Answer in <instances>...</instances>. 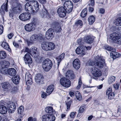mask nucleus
I'll return each mask as SVG.
<instances>
[{"label": "nucleus", "mask_w": 121, "mask_h": 121, "mask_svg": "<svg viewBox=\"0 0 121 121\" xmlns=\"http://www.w3.org/2000/svg\"><path fill=\"white\" fill-rule=\"evenodd\" d=\"M103 48H104L107 50L112 52L110 53V55L111 56H112L113 59H116L121 56L120 54L119 53L115 52L116 50L114 48L111 47L107 45H105L103 47Z\"/></svg>", "instance_id": "f257e3e1"}, {"label": "nucleus", "mask_w": 121, "mask_h": 121, "mask_svg": "<svg viewBox=\"0 0 121 121\" xmlns=\"http://www.w3.org/2000/svg\"><path fill=\"white\" fill-rule=\"evenodd\" d=\"M52 62L49 59H46L42 62L43 68L46 71H49L52 68Z\"/></svg>", "instance_id": "f03ea898"}, {"label": "nucleus", "mask_w": 121, "mask_h": 121, "mask_svg": "<svg viewBox=\"0 0 121 121\" xmlns=\"http://www.w3.org/2000/svg\"><path fill=\"white\" fill-rule=\"evenodd\" d=\"M63 2H64V7L66 9L67 11V13H70L72 10L73 5L72 2L70 1H66L65 2V0H62Z\"/></svg>", "instance_id": "7ed1b4c3"}, {"label": "nucleus", "mask_w": 121, "mask_h": 121, "mask_svg": "<svg viewBox=\"0 0 121 121\" xmlns=\"http://www.w3.org/2000/svg\"><path fill=\"white\" fill-rule=\"evenodd\" d=\"M121 37V36L116 33H113L110 35L109 39L118 44L121 43V41L119 40Z\"/></svg>", "instance_id": "20e7f679"}, {"label": "nucleus", "mask_w": 121, "mask_h": 121, "mask_svg": "<svg viewBox=\"0 0 121 121\" xmlns=\"http://www.w3.org/2000/svg\"><path fill=\"white\" fill-rule=\"evenodd\" d=\"M60 84L66 87H68L71 85L70 81L67 78L63 77L60 79Z\"/></svg>", "instance_id": "39448f33"}, {"label": "nucleus", "mask_w": 121, "mask_h": 121, "mask_svg": "<svg viewBox=\"0 0 121 121\" xmlns=\"http://www.w3.org/2000/svg\"><path fill=\"white\" fill-rule=\"evenodd\" d=\"M91 72L93 75L96 77H98L101 76V72L99 69L96 67H93L91 69Z\"/></svg>", "instance_id": "423d86ee"}, {"label": "nucleus", "mask_w": 121, "mask_h": 121, "mask_svg": "<svg viewBox=\"0 0 121 121\" xmlns=\"http://www.w3.org/2000/svg\"><path fill=\"white\" fill-rule=\"evenodd\" d=\"M55 117L53 115L45 114L42 117L43 121H54Z\"/></svg>", "instance_id": "0eeeda50"}, {"label": "nucleus", "mask_w": 121, "mask_h": 121, "mask_svg": "<svg viewBox=\"0 0 121 121\" xmlns=\"http://www.w3.org/2000/svg\"><path fill=\"white\" fill-rule=\"evenodd\" d=\"M31 16V14L29 13H24L21 14L19 15V18L21 20L26 21L29 20Z\"/></svg>", "instance_id": "6e6552de"}, {"label": "nucleus", "mask_w": 121, "mask_h": 121, "mask_svg": "<svg viewBox=\"0 0 121 121\" xmlns=\"http://www.w3.org/2000/svg\"><path fill=\"white\" fill-rule=\"evenodd\" d=\"M54 32L53 29L50 28L46 32L45 34V37L47 39H52L54 37Z\"/></svg>", "instance_id": "1a4fd4ad"}, {"label": "nucleus", "mask_w": 121, "mask_h": 121, "mask_svg": "<svg viewBox=\"0 0 121 121\" xmlns=\"http://www.w3.org/2000/svg\"><path fill=\"white\" fill-rule=\"evenodd\" d=\"M64 7L61 6L59 8L57 9V12L59 16L61 17H63L66 15L67 11Z\"/></svg>", "instance_id": "9d476101"}, {"label": "nucleus", "mask_w": 121, "mask_h": 121, "mask_svg": "<svg viewBox=\"0 0 121 121\" xmlns=\"http://www.w3.org/2000/svg\"><path fill=\"white\" fill-rule=\"evenodd\" d=\"M97 58H98L97 62L95 63V66H97L100 68H102L104 64L105 63V60L102 56L99 57L98 56Z\"/></svg>", "instance_id": "9b49d317"}, {"label": "nucleus", "mask_w": 121, "mask_h": 121, "mask_svg": "<svg viewBox=\"0 0 121 121\" xmlns=\"http://www.w3.org/2000/svg\"><path fill=\"white\" fill-rule=\"evenodd\" d=\"M14 7L12 9V11L13 13L16 14L19 12L21 10L22 6L20 4H19L16 3L13 4Z\"/></svg>", "instance_id": "f8f14e48"}, {"label": "nucleus", "mask_w": 121, "mask_h": 121, "mask_svg": "<svg viewBox=\"0 0 121 121\" xmlns=\"http://www.w3.org/2000/svg\"><path fill=\"white\" fill-rule=\"evenodd\" d=\"M43 78V76L40 73L36 74L35 78V82L38 84H42Z\"/></svg>", "instance_id": "ddd939ff"}, {"label": "nucleus", "mask_w": 121, "mask_h": 121, "mask_svg": "<svg viewBox=\"0 0 121 121\" xmlns=\"http://www.w3.org/2000/svg\"><path fill=\"white\" fill-rule=\"evenodd\" d=\"M30 4H31L32 5V9L34 10L33 13L37 12L39 9V4L38 2L35 0H32L29 2Z\"/></svg>", "instance_id": "4468645a"}, {"label": "nucleus", "mask_w": 121, "mask_h": 121, "mask_svg": "<svg viewBox=\"0 0 121 121\" xmlns=\"http://www.w3.org/2000/svg\"><path fill=\"white\" fill-rule=\"evenodd\" d=\"M30 4H31L32 5V9L34 10L33 13L37 12L39 9V4L38 2L35 0H32L29 2Z\"/></svg>", "instance_id": "2eb2a0df"}, {"label": "nucleus", "mask_w": 121, "mask_h": 121, "mask_svg": "<svg viewBox=\"0 0 121 121\" xmlns=\"http://www.w3.org/2000/svg\"><path fill=\"white\" fill-rule=\"evenodd\" d=\"M31 77V75L29 73L26 72L25 74V81L26 84L28 86L32 84V80Z\"/></svg>", "instance_id": "dca6fc26"}, {"label": "nucleus", "mask_w": 121, "mask_h": 121, "mask_svg": "<svg viewBox=\"0 0 121 121\" xmlns=\"http://www.w3.org/2000/svg\"><path fill=\"white\" fill-rule=\"evenodd\" d=\"M36 26L35 24L34 23H31L26 25L25 26L26 30L30 32L33 30Z\"/></svg>", "instance_id": "f3484780"}, {"label": "nucleus", "mask_w": 121, "mask_h": 121, "mask_svg": "<svg viewBox=\"0 0 121 121\" xmlns=\"http://www.w3.org/2000/svg\"><path fill=\"white\" fill-rule=\"evenodd\" d=\"M8 107L9 112L13 113L16 109V107L15 104L12 102H10L8 104Z\"/></svg>", "instance_id": "a211bd4d"}, {"label": "nucleus", "mask_w": 121, "mask_h": 121, "mask_svg": "<svg viewBox=\"0 0 121 121\" xmlns=\"http://www.w3.org/2000/svg\"><path fill=\"white\" fill-rule=\"evenodd\" d=\"M37 49V48L35 47L30 48V54L34 58L37 57L39 55Z\"/></svg>", "instance_id": "6ab92c4d"}, {"label": "nucleus", "mask_w": 121, "mask_h": 121, "mask_svg": "<svg viewBox=\"0 0 121 121\" xmlns=\"http://www.w3.org/2000/svg\"><path fill=\"white\" fill-rule=\"evenodd\" d=\"M60 23L57 21L54 22L52 25V26L54 28H56V32H60L61 30L60 27Z\"/></svg>", "instance_id": "aec40b11"}, {"label": "nucleus", "mask_w": 121, "mask_h": 121, "mask_svg": "<svg viewBox=\"0 0 121 121\" xmlns=\"http://www.w3.org/2000/svg\"><path fill=\"white\" fill-rule=\"evenodd\" d=\"M86 46L85 45H80L78 47L76 50V53L78 54H83L85 50Z\"/></svg>", "instance_id": "412c9836"}, {"label": "nucleus", "mask_w": 121, "mask_h": 121, "mask_svg": "<svg viewBox=\"0 0 121 121\" xmlns=\"http://www.w3.org/2000/svg\"><path fill=\"white\" fill-rule=\"evenodd\" d=\"M23 58L26 64L27 63L29 64L32 63V60L28 53H26L25 55Z\"/></svg>", "instance_id": "4be33fe9"}, {"label": "nucleus", "mask_w": 121, "mask_h": 121, "mask_svg": "<svg viewBox=\"0 0 121 121\" xmlns=\"http://www.w3.org/2000/svg\"><path fill=\"white\" fill-rule=\"evenodd\" d=\"M112 89L111 88H109L106 91V94L108 95V99H113L115 94L113 92H112Z\"/></svg>", "instance_id": "5701e85b"}, {"label": "nucleus", "mask_w": 121, "mask_h": 121, "mask_svg": "<svg viewBox=\"0 0 121 121\" xmlns=\"http://www.w3.org/2000/svg\"><path fill=\"white\" fill-rule=\"evenodd\" d=\"M73 65L74 68L76 69H79L80 67V62L78 59H74L73 62Z\"/></svg>", "instance_id": "b1692460"}, {"label": "nucleus", "mask_w": 121, "mask_h": 121, "mask_svg": "<svg viewBox=\"0 0 121 121\" xmlns=\"http://www.w3.org/2000/svg\"><path fill=\"white\" fill-rule=\"evenodd\" d=\"M46 112L49 115H53L55 114L56 112L54 110L52 107L50 106H48L45 109Z\"/></svg>", "instance_id": "393cba45"}, {"label": "nucleus", "mask_w": 121, "mask_h": 121, "mask_svg": "<svg viewBox=\"0 0 121 121\" xmlns=\"http://www.w3.org/2000/svg\"><path fill=\"white\" fill-rule=\"evenodd\" d=\"M65 76L67 78L72 79L74 78L75 77L73 72L72 70H68L66 73Z\"/></svg>", "instance_id": "a878e982"}, {"label": "nucleus", "mask_w": 121, "mask_h": 121, "mask_svg": "<svg viewBox=\"0 0 121 121\" xmlns=\"http://www.w3.org/2000/svg\"><path fill=\"white\" fill-rule=\"evenodd\" d=\"M2 88L5 91H9L11 88V86L8 82H4L2 83Z\"/></svg>", "instance_id": "bb28decb"}, {"label": "nucleus", "mask_w": 121, "mask_h": 121, "mask_svg": "<svg viewBox=\"0 0 121 121\" xmlns=\"http://www.w3.org/2000/svg\"><path fill=\"white\" fill-rule=\"evenodd\" d=\"M7 6L8 2L7 1L6 4H4L1 6L0 9V13H4V11L7 12Z\"/></svg>", "instance_id": "cd10ccee"}, {"label": "nucleus", "mask_w": 121, "mask_h": 121, "mask_svg": "<svg viewBox=\"0 0 121 121\" xmlns=\"http://www.w3.org/2000/svg\"><path fill=\"white\" fill-rule=\"evenodd\" d=\"M31 4L29 3H27L25 6V9L27 11H30L33 13L34 11L33 9H32V5L31 6Z\"/></svg>", "instance_id": "c85d7f7f"}, {"label": "nucleus", "mask_w": 121, "mask_h": 121, "mask_svg": "<svg viewBox=\"0 0 121 121\" xmlns=\"http://www.w3.org/2000/svg\"><path fill=\"white\" fill-rule=\"evenodd\" d=\"M8 74L10 76H13L16 75V71L13 68H9L8 70Z\"/></svg>", "instance_id": "c756f323"}, {"label": "nucleus", "mask_w": 121, "mask_h": 121, "mask_svg": "<svg viewBox=\"0 0 121 121\" xmlns=\"http://www.w3.org/2000/svg\"><path fill=\"white\" fill-rule=\"evenodd\" d=\"M65 54L64 53H62L61 55L56 58V59L57 61V67H58L60 62L64 58Z\"/></svg>", "instance_id": "7c9ffc66"}, {"label": "nucleus", "mask_w": 121, "mask_h": 121, "mask_svg": "<svg viewBox=\"0 0 121 121\" xmlns=\"http://www.w3.org/2000/svg\"><path fill=\"white\" fill-rule=\"evenodd\" d=\"M1 46L4 49L10 52L11 50L9 46L8 43L5 42H3L1 44Z\"/></svg>", "instance_id": "2f4dec72"}, {"label": "nucleus", "mask_w": 121, "mask_h": 121, "mask_svg": "<svg viewBox=\"0 0 121 121\" xmlns=\"http://www.w3.org/2000/svg\"><path fill=\"white\" fill-rule=\"evenodd\" d=\"M54 89V86L53 85H51L49 86L47 88L46 92L48 95L51 94Z\"/></svg>", "instance_id": "473e14b6"}, {"label": "nucleus", "mask_w": 121, "mask_h": 121, "mask_svg": "<svg viewBox=\"0 0 121 121\" xmlns=\"http://www.w3.org/2000/svg\"><path fill=\"white\" fill-rule=\"evenodd\" d=\"M1 63L2 64L1 67L3 69L8 67L10 65L9 62L6 61H4L1 62Z\"/></svg>", "instance_id": "72a5a7b5"}, {"label": "nucleus", "mask_w": 121, "mask_h": 121, "mask_svg": "<svg viewBox=\"0 0 121 121\" xmlns=\"http://www.w3.org/2000/svg\"><path fill=\"white\" fill-rule=\"evenodd\" d=\"M7 111V109L6 107L4 106H0V113L4 114L6 113Z\"/></svg>", "instance_id": "f704fd0d"}, {"label": "nucleus", "mask_w": 121, "mask_h": 121, "mask_svg": "<svg viewBox=\"0 0 121 121\" xmlns=\"http://www.w3.org/2000/svg\"><path fill=\"white\" fill-rule=\"evenodd\" d=\"M41 47L45 51H48V42H45L42 43Z\"/></svg>", "instance_id": "c9c22d12"}, {"label": "nucleus", "mask_w": 121, "mask_h": 121, "mask_svg": "<svg viewBox=\"0 0 121 121\" xmlns=\"http://www.w3.org/2000/svg\"><path fill=\"white\" fill-rule=\"evenodd\" d=\"M48 51H51L54 49L55 48L54 44L51 42H48Z\"/></svg>", "instance_id": "e433bc0d"}, {"label": "nucleus", "mask_w": 121, "mask_h": 121, "mask_svg": "<svg viewBox=\"0 0 121 121\" xmlns=\"http://www.w3.org/2000/svg\"><path fill=\"white\" fill-rule=\"evenodd\" d=\"M39 36L36 34L32 35L30 37V41L31 42H33L36 41L38 39Z\"/></svg>", "instance_id": "4c0bfd02"}, {"label": "nucleus", "mask_w": 121, "mask_h": 121, "mask_svg": "<svg viewBox=\"0 0 121 121\" xmlns=\"http://www.w3.org/2000/svg\"><path fill=\"white\" fill-rule=\"evenodd\" d=\"M40 15L43 17H46L48 16V11L46 9H43L40 13Z\"/></svg>", "instance_id": "58836bf2"}, {"label": "nucleus", "mask_w": 121, "mask_h": 121, "mask_svg": "<svg viewBox=\"0 0 121 121\" xmlns=\"http://www.w3.org/2000/svg\"><path fill=\"white\" fill-rule=\"evenodd\" d=\"M88 20L89 24L91 25L95 21V17L93 15L90 16L89 17Z\"/></svg>", "instance_id": "ea45409f"}, {"label": "nucleus", "mask_w": 121, "mask_h": 121, "mask_svg": "<svg viewBox=\"0 0 121 121\" xmlns=\"http://www.w3.org/2000/svg\"><path fill=\"white\" fill-rule=\"evenodd\" d=\"M20 78L19 76H16L12 78L13 82L15 84H17L19 83Z\"/></svg>", "instance_id": "a19ab883"}, {"label": "nucleus", "mask_w": 121, "mask_h": 121, "mask_svg": "<svg viewBox=\"0 0 121 121\" xmlns=\"http://www.w3.org/2000/svg\"><path fill=\"white\" fill-rule=\"evenodd\" d=\"M86 43H91L94 41L93 38L90 36H87L86 39Z\"/></svg>", "instance_id": "79ce46f5"}, {"label": "nucleus", "mask_w": 121, "mask_h": 121, "mask_svg": "<svg viewBox=\"0 0 121 121\" xmlns=\"http://www.w3.org/2000/svg\"><path fill=\"white\" fill-rule=\"evenodd\" d=\"M85 108L84 106H81L78 111V114L77 115V117H79L81 115H80V114L83 113L84 112L85 110Z\"/></svg>", "instance_id": "37998d69"}, {"label": "nucleus", "mask_w": 121, "mask_h": 121, "mask_svg": "<svg viewBox=\"0 0 121 121\" xmlns=\"http://www.w3.org/2000/svg\"><path fill=\"white\" fill-rule=\"evenodd\" d=\"M115 77L114 76L110 77L108 79V83L109 84L114 82L115 81Z\"/></svg>", "instance_id": "c03bdc74"}, {"label": "nucleus", "mask_w": 121, "mask_h": 121, "mask_svg": "<svg viewBox=\"0 0 121 121\" xmlns=\"http://www.w3.org/2000/svg\"><path fill=\"white\" fill-rule=\"evenodd\" d=\"M87 13V10L86 8L84 9L81 13V16L82 17L84 18L86 15Z\"/></svg>", "instance_id": "a18cd8bd"}, {"label": "nucleus", "mask_w": 121, "mask_h": 121, "mask_svg": "<svg viewBox=\"0 0 121 121\" xmlns=\"http://www.w3.org/2000/svg\"><path fill=\"white\" fill-rule=\"evenodd\" d=\"M76 113V112H72L70 114V117L71 120H70V118H69L68 120L67 121H72V120L74 119L75 117Z\"/></svg>", "instance_id": "49530a36"}, {"label": "nucleus", "mask_w": 121, "mask_h": 121, "mask_svg": "<svg viewBox=\"0 0 121 121\" xmlns=\"http://www.w3.org/2000/svg\"><path fill=\"white\" fill-rule=\"evenodd\" d=\"M75 96L77 99L78 100H80L82 99V97L80 92L78 91H77L75 93Z\"/></svg>", "instance_id": "de8ad7c7"}, {"label": "nucleus", "mask_w": 121, "mask_h": 121, "mask_svg": "<svg viewBox=\"0 0 121 121\" xmlns=\"http://www.w3.org/2000/svg\"><path fill=\"white\" fill-rule=\"evenodd\" d=\"M6 56V54L5 52L2 51H0V58H5Z\"/></svg>", "instance_id": "09e8293b"}, {"label": "nucleus", "mask_w": 121, "mask_h": 121, "mask_svg": "<svg viewBox=\"0 0 121 121\" xmlns=\"http://www.w3.org/2000/svg\"><path fill=\"white\" fill-rule=\"evenodd\" d=\"M115 24L117 26H121V17L118 18L116 20Z\"/></svg>", "instance_id": "8fccbe9b"}, {"label": "nucleus", "mask_w": 121, "mask_h": 121, "mask_svg": "<svg viewBox=\"0 0 121 121\" xmlns=\"http://www.w3.org/2000/svg\"><path fill=\"white\" fill-rule=\"evenodd\" d=\"M72 102V100H70L67 102L66 103V105L67 106V110H69L70 108Z\"/></svg>", "instance_id": "3c124183"}, {"label": "nucleus", "mask_w": 121, "mask_h": 121, "mask_svg": "<svg viewBox=\"0 0 121 121\" xmlns=\"http://www.w3.org/2000/svg\"><path fill=\"white\" fill-rule=\"evenodd\" d=\"M24 109V107L22 106H20L18 109V112L19 113L21 114L23 111Z\"/></svg>", "instance_id": "603ef678"}, {"label": "nucleus", "mask_w": 121, "mask_h": 121, "mask_svg": "<svg viewBox=\"0 0 121 121\" xmlns=\"http://www.w3.org/2000/svg\"><path fill=\"white\" fill-rule=\"evenodd\" d=\"M22 53L24 52L25 53L26 52L28 53H30V49H29L28 48H26L25 49H24L22 50Z\"/></svg>", "instance_id": "864d4df0"}, {"label": "nucleus", "mask_w": 121, "mask_h": 121, "mask_svg": "<svg viewBox=\"0 0 121 121\" xmlns=\"http://www.w3.org/2000/svg\"><path fill=\"white\" fill-rule=\"evenodd\" d=\"M87 65H89L93 66L95 65V62L93 60H89L87 63Z\"/></svg>", "instance_id": "5fc2aeb1"}, {"label": "nucleus", "mask_w": 121, "mask_h": 121, "mask_svg": "<svg viewBox=\"0 0 121 121\" xmlns=\"http://www.w3.org/2000/svg\"><path fill=\"white\" fill-rule=\"evenodd\" d=\"M78 43L81 45H83L84 44V43L83 42L82 40V39L80 38L78 39L77 41Z\"/></svg>", "instance_id": "6e6d98bb"}, {"label": "nucleus", "mask_w": 121, "mask_h": 121, "mask_svg": "<svg viewBox=\"0 0 121 121\" xmlns=\"http://www.w3.org/2000/svg\"><path fill=\"white\" fill-rule=\"evenodd\" d=\"M82 83L81 78L80 77L78 80V86L77 87V89H78L81 87L82 85Z\"/></svg>", "instance_id": "4d7b16f0"}, {"label": "nucleus", "mask_w": 121, "mask_h": 121, "mask_svg": "<svg viewBox=\"0 0 121 121\" xmlns=\"http://www.w3.org/2000/svg\"><path fill=\"white\" fill-rule=\"evenodd\" d=\"M76 26H78L79 25L82 26L83 25V23L81 20H78L75 23Z\"/></svg>", "instance_id": "13d9d810"}, {"label": "nucleus", "mask_w": 121, "mask_h": 121, "mask_svg": "<svg viewBox=\"0 0 121 121\" xmlns=\"http://www.w3.org/2000/svg\"><path fill=\"white\" fill-rule=\"evenodd\" d=\"M113 86L115 89L117 90L119 88L120 85L119 84L117 83H115L113 85Z\"/></svg>", "instance_id": "bf43d9fd"}, {"label": "nucleus", "mask_w": 121, "mask_h": 121, "mask_svg": "<svg viewBox=\"0 0 121 121\" xmlns=\"http://www.w3.org/2000/svg\"><path fill=\"white\" fill-rule=\"evenodd\" d=\"M41 92L42 93L41 94L42 97L43 98H45L47 96L46 94L43 91H42Z\"/></svg>", "instance_id": "052dcab7"}, {"label": "nucleus", "mask_w": 121, "mask_h": 121, "mask_svg": "<svg viewBox=\"0 0 121 121\" xmlns=\"http://www.w3.org/2000/svg\"><path fill=\"white\" fill-rule=\"evenodd\" d=\"M3 27L2 25H0V35L2 34L3 32Z\"/></svg>", "instance_id": "680f3d73"}, {"label": "nucleus", "mask_w": 121, "mask_h": 121, "mask_svg": "<svg viewBox=\"0 0 121 121\" xmlns=\"http://www.w3.org/2000/svg\"><path fill=\"white\" fill-rule=\"evenodd\" d=\"M13 44L14 46L16 48H18L19 47L18 44L15 42H13Z\"/></svg>", "instance_id": "e2e57ef3"}, {"label": "nucleus", "mask_w": 121, "mask_h": 121, "mask_svg": "<svg viewBox=\"0 0 121 121\" xmlns=\"http://www.w3.org/2000/svg\"><path fill=\"white\" fill-rule=\"evenodd\" d=\"M90 4L92 6H93L95 4V1L94 0H90Z\"/></svg>", "instance_id": "0e129e2a"}, {"label": "nucleus", "mask_w": 121, "mask_h": 121, "mask_svg": "<svg viewBox=\"0 0 121 121\" xmlns=\"http://www.w3.org/2000/svg\"><path fill=\"white\" fill-rule=\"evenodd\" d=\"M39 1L42 4H44L46 2V0H39Z\"/></svg>", "instance_id": "69168bd1"}, {"label": "nucleus", "mask_w": 121, "mask_h": 121, "mask_svg": "<svg viewBox=\"0 0 121 121\" xmlns=\"http://www.w3.org/2000/svg\"><path fill=\"white\" fill-rule=\"evenodd\" d=\"M34 120V121H36L35 119H33L31 117H29L28 119V121H33V120Z\"/></svg>", "instance_id": "338daca9"}, {"label": "nucleus", "mask_w": 121, "mask_h": 121, "mask_svg": "<svg viewBox=\"0 0 121 121\" xmlns=\"http://www.w3.org/2000/svg\"><path fill=\"white\" fill-rule=\"evenodd\" d=\"M13 36V34H11V33L10 34H9L7 36L8 38L9 39H11L12 38V37Z\"/></svg>", "instance_id": "774afa93"}]
</instances>
